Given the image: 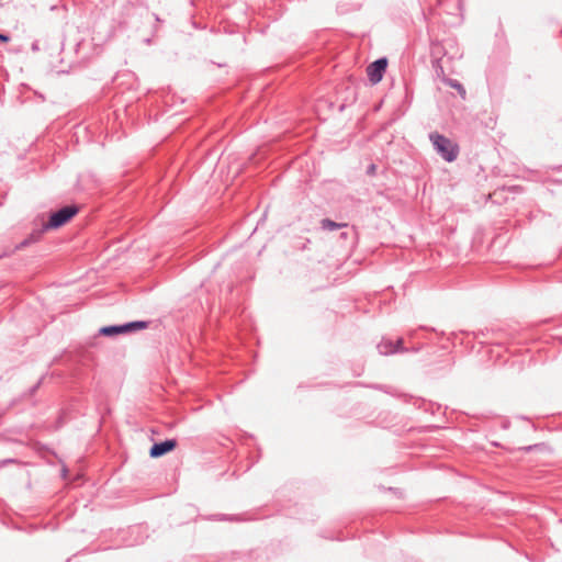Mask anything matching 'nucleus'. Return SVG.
<instances>
[{
    "label": "nucleus",
    "instance_id": "f257e3e1",
    "mask_svg": "<svg viewBox=\"0 0 562 562\" xmlns=\"http://www.w3.org/2000/svg\"><path fill=\"white\" fill-rule=\"evenodd\" d=\"M429 139L436 153L446 161L452 162L458 158L459 146L450 138L435 132L429 134Z\"/></svg>",
    "mask_w": 562,
    "mask_h": 562
},
{
    "label": "nucleus",
    "instance_id": "7ed1b4c3",
    "mask_svg": "<svg viewBox=\"0 0 562 562\" xmlns=\"http://www.w3.org/2000/svg\"><path fill=\"white\" fill-rule=\"evenodd\" d=\"M386 67H387V59L385 57H381V58L374 60L373 63H371L367 67V75L369 77V80L374 85L379 83L383 78Z\"/></svg>",
    "mask_w": 562,
    "mask_h": 562
},
{
    "label": "nucleus",
    "instance_id": "0eeeda50",
    "mask_svg": "<svg viewBox=\"0 0 562 562\" xmlns=\"http://www.w3.org/2000/svg\"><path fill=\"white\" fill-rule=\"evenodd\" d=\"M346 226H347V224H345V223H336L329 218H323L321 221V227L324 231L333 232V231H336V229H339V228H342Z\"/></svg>",
    "mask_w": 562,
    "mask_h": 562
},
{
    "label": "nucleus",
    "instance_id": "423d86ee",
    "mask_svg": "<svg viewBox=\"0 0 562 562\" xmlns=\"http://www.w3.org/2000/svg\"><path fill=\"white\" fill-rule=\"evenodd\" d=\"M101 336L113 337L120 334H127L125 324L103 326L99 329Z\"/></svg>",
    "mask_w": 562,
    "mask_h": 562
},
{
    "label": "nucleus",
    "instance_id": "f03ea898",
    "mask_svg": "<svg viewBox=\"0 0 562 562\" xmlns=\"http://www.w3.org/2000/svg\"><path fill=\"white\" fill-rule=\"evenodd\" d=\"M76 205H65L56 212H53L48 222L45 223V228L56 229L69 222L77 213Z\"/></svg>",
    "mask_w": 562,
    "mask_h": 562
},
{
    "label": "nucleus",
    "instance_id": "20e7f679",
    "mask_svg": "<svg viewBox=\"0 0 562 562\" xmlns=\"http://www.w3.org/2000/svg\"><path fill=\"white\" fill-rule=\"evenodd\" d=\"M176 447V439H166L160 442H155L149 450V456L151 458H160L167 454L168 452L172 451Z\"/></svg>",
    "mask_w": 562,
    "mask_h": 562
},
{
    "label": "nucleus",
    "instance_id": "f8f14e48",
    "mask_svg": "<svg viewBox=\"0 0 562 562\" xmlns=\"http://www.w3.org/2000/svg\"><path fill=\"white\" fill-rule=\"evenodd\" d=\"M30 245H32V243H31V241H30V239L26 237V238H24L21 243H19V244L14 247L13 251L22 250V249L26 248V247H27V246H30Z\"/></svg>",
    "mask_w": 562,
    "mask_h": 562
},
{
    "label": "nucleus",
    "instance_id": "4468645a",
    "mask_svg": "<svg viewBox=\"0 0 562 562\" xmlns=\"http://www.w3.org/2000/svg\"><path fill=\"white\" fill-rule=\"evenodd\" d=\"M403 342H404L403 338H398V339L394 342V347H396V348H398V349H405V348L403 347Z\"/></svg>",
    "mask_w": 562,
    "mask_h": 562
},
{
    "label": "nucleus",
    "instance_id": "dca6fc26",
    "mask_svg": "<svg viewBox=\"0 0 562 562\" xmlns=\"http://www.w3.org/2000/svg\"><path fill=\"white\" fill-rule=\"evenodd\" d=\"M538 447H539V445H532V446L524 447L521 449L529 452V451H532L533 449H537Z\"/></svg>",
    "mask_w": 562,
    "mask_h": 562
},
{
    "label": "nucleus",
    "instance_id": "f3484780",
    "mask_svg": "<svg viewBox=\"0 0 562 562\" xmlns=\"http://www.w3.org/2000/svg\"><path fill=\"white\" fill-rule=\"evenodd\" d=\"M417 331H418V329L411 330L408 333L409 338H412V339L416 338L417 337Z\"/></svg>",
    "mask_w": 562,
    "mask_h": 562
},
{
    "label": "nucleus",
    "instance_id": "2eb2a0df",
    "mask_svg": "<svg viewBox=\"0 0 562 562\" xmlns=\"http://www.w3.org/2000/svg\"><path fill=\"white\" fill-rule=\"evenodd\" d=\"M0 41L3 43H7L10 41V37H9V35H7L4 33H0Z\"/></svg>",
    "mask_w": 562,
    "mask_h": 562
},
{
    "label": "nucleus",
    "instance_id": "9d476101",
    "mask_svg": "<svg viewBox=\"0 0 562 562\" xmlns=\"http://www.w3.org/2000/svg\"><path fill=\"white\" fill-rule=\"evenodd\" d=\"M446 83L448 86H450L451 88H454L460 93V95L462 98L465 97V93H467L465 89H464V87L458 80H456V79H447Z\"/></svg>",
    "mask_w": 562,
    "mask_h": 562
},
{
    "label": "nucleus",
    "instance_id": "39448f33",
    "mask_svg": "<svg viewBox=\"0 0 562 562\" xmlns=\"http://www.w3.org/2000/svg\"><path fill=\"white\" fill-rule=\"evenodd\" d=\"M379 353L387 356L396 352H406L407 349H398L394 347V341L389 339H382L381 342L376 346Z\"/></svg>",
    "mask_w": 562,
    "mask_h": 562
},
{
    "label": "nucleus",
    "instance_id": "1a4fd4ad",
    "mask_svg": "<svg viewBox=\"0 0 562 562\" xmlns=\"http://www.w3.org/2000/svg\"><path fill=\"white\" fill-rule=\"evenodd\" d=\"M49 228H45L44 223L41 228L33 229V232L27 236V238L32 244L37 243L41 239L42 235Z\"/></svg>",
    "mask_w": 562,
    "mask_h": 562
},
{
    "label": "nucleus",
    "instance_id": "ddd939ff",
    "mask_svg": "<svg viewBox=\"0 0 562 562\" xmlns=\"http://www.w3.org/2000/svg\"><path fill=\"white\" fill-rule=\"evenodd\" d=\"M376 172V166L374 164H371L368 169H367V173L369 176H374Z\"/></svg>",
    "mask_w": 562,
    "mask_h": 562
},
{
    "label": "nucleus",
    "instance_id": "6e6552de",
    "mask_svg": "<svg viewBox=\"0 0 562 562\" xmlns=\"http://www.w3.org/2000/svg\"><path fill=\"white\" fill-rule=\"evenodd\" d=\"M148 322L145 321H134L125 323L126 333H133L140 329H145L148 327Z\"/></svg>",
    "mask_w": 562,
    "mask_h": 562
},
{
    "label": "nucleus",
    "instance_id": "a211bd4d",
    "mask_svg": "<svg viewBox=\"0 0 562 562\" xmlns=\"http://www.w3.org/2000/svg\"><path fill=\"white\" fill-rule=\"evenodd\" d=\"M41 382H42V380H40V381L37 382V384L33 386L32 392H35V391L38 389V386H40Z\"/></svg>",
    "mask_w": 562,
    "mask_h": 562
},
{
    "label": "nucleus",
    "instance_id": "9b49d317",
    "mask_svg": "<svg viewBox=\"0 0 562 562\" xmlns=\"http://www.w3.org/2000/svg\"><path fill=\"white\" fill-rule=\"evenodd\" d=\"M30 245H32V243H31V241H30V239L26 237V238H24L21 243H19V244L14 247L13 251L22 250V249L26 248V247H27V246H30Z\"/></svg>",
    "mask_w": 562,
    "mask_h": 562
}]
</instances>
